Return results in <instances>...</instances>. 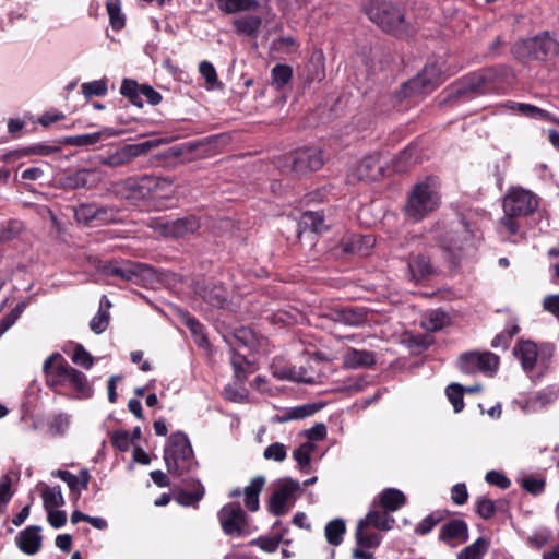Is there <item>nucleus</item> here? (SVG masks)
I'll return each mask as SVG.
<instances>
[{"label": "nucleus", "instance_id": "1", "mask_svg": "<svg viewBox=\"0 0 559 559\" xmlns=\"http://www.w3.org/2000/svg\"><path fill=\"white\" fill-rule=\"evenodd\" d=\"M46 384L53 391L71 389L79 399H90L93 395V386L87 377L72 367L61 354H51L43 365Z\"/></svg>", "mask_w": 559, "mask_h": 559}, {"label": "nucleus", "instance_id": "2", "mask_svg": "<svg viewBox=\"0 0 559 559\" xmlns=\"http://www.w3.org/2000/svg\"><path fill=\"white\" fill-rule=\"evenodd\" d=\"M164 461L167 471L178 477L193 473L198 467L193 449L186 433H171L164 449Z\"/></svg>", "mask_w": 559, "mask_h": 559}, {"label": "nucleus", "instance_id": "3", "mask_svg": "<svg viewBox=\"0 0 559 559\" xmlns=\"http://www.w3.org/2000/svg\"><path fill=\"white\" fill-rule=\"evenodd\" d=\"M440 194L433 181L427 179L418 182L409 191L405 206V216L414 222H419L429 213L438 209Z\"/></svg>", "mask_w": 559, "mask_h": 559}, {"label": "nucleus", "instance_id": "4", "mask_svg": "<svg viewBox=\"0 0 559 559\" xmlns=\"http://www.w3.org/2000/svg\"><path fill=\"white\" fill-rule=\"evenodd\" d=\"M443 78L442 62L440 60H431L417 76L401 86L397 96L401 99H405L427 95L441 84Z\"/></svg>", "mask_w": 559, "mask_h": 559}, {"label": "nucleus", "instance_id": "5", "mask_svg": "<svg viewBox=\"0 0 559 559\" xmlns=\"http://www.w3.org/2000/svg\"><path fill=\"white\" fill-rule=\"evenodd\" d=\"M369 19L386 33L396 36H408L413 27L405 20L403 11L389 2H381L368 9Z\"/></svg>", "mask_w": 559, "mask_h": 559}, {"label": "nucleus", "instance_id": "6", "mask_svg": "<svg viewBox=\"0 0 559 559\" xmlns=\"http://www.w3.org/2000/svg\"><path fill=\"white\" fill-rule=\"evenodd\" d=\"M301 483L290 477L280 478L273 485V491L267 501V510L275 516L288 513L302 495Z\"/></svg>", "mask_w": 559, "mask_h": 559}, {"label": "nucleus", "instance_id": "7", "mask_svg": "<svg viewBox=\"0 0 559 559\" xmlns=\"http://www.w3.org/2000/svg\"><path fill=\"white\" fill-rule=\"evenodd\" d=\"M513 53L520 59L545 60L559 53V43L548 32L518 41Z\"/></svg>", "mask_w": 559, "mask_h": 559}, {"label": "nucleus", "instance_id": "8", "mask_svg": "<svg viewBox=\"0 0 559 559\" xmlns=\"http://www.w3.org/2000/svg\"><path fill=\"white\" fill-rule=\"evenodd\" d=\"M441 249L450 259H459L472 246L473 234L464 219L453 223L444 233L436 236Z\"/></svg>", "mask_w": 559, "mask_h": 559}, {"label": "nucleus", "instance_id": "9", "mask_svg": "<svg viewBox=\"0 0 559 559\" xmlns=\"http://www.w3.org/2000/svg\"><path fill=\"white\" fill-rule=\"evenodd\" d=\"M97 269L107 276L118 277L126 282L138 284L152 276L153 270L143 263L122 260L102 264L98 262Z\"/></svg>", "mask_w": 559, "mask_h": 559}, {"label": "nucleus", "instance_id": "10", "mask_svg": "<svg viewBox=\"0 0 559 559\" xmlns=\"http://www.w3.org/2000/svg\"><path fill=\"white\" fill-rule=\"evenodd\" d=\"M323 165V156L320 148L305 147L294 152L288 157V164L281 167L283 173H293L297 176L309 171L319 170Z\"/></svg>", "mask_w": 559, "mask_h": 559}, {"label": "nucleus", "instance_id": "11", "mask_svg": "<svg viewBox=\"0 0 559 559\" xmlns=\"http://www.w3.org/2000/svg\"><path fill=\"white\" fill-rule=\"evenodd\" d=\"M150 226L166 237L182 238L199 230L201 223L195 215H187L171 221L154 218Z\"/></svg>", "mask_w": 559, "mask_h": 559}, {"label": "nucleus", "instance_id": "12", "mask_svg": "<svg viewBox=\"0 0 559 559\" xmlns=\"http://www.w3.org/2000/svg\"><path fill=\"white\" fill-rule=\"evenodd\" d=\"M223 532L228 536L240 537L248 534L247 514L239 503L225 504L218 512Z\"/></svg>", "mask_w": 559, "mask_h": 559}, {"label": "nucleus", "instance_id": "13", "mask_svg": "<svg viewBox=\"0 0 559 559\" xmlns=\"http://www.w3.org/2000/svg\"><path fill=\"white\" fill-rule=\"evenodd\" d=\"M538 206L535 195L524 189H512L503 199V211L507 216H526Z\"/></svg>", "mask_w": 559, "mask_h": 559}, {"label": "nucleus", "instance_id": "14", "mask_svg": "<svg viewBox=\"0 0 559 559\" xmlns=\"http://www.w3.org/2000/svg\"><path fill=\"white\" fill-rule=\"evenodd\" d=\"M459 366L467 374L483 372L491 376L498 369L499 357L490 352L465 353L460 356Z\"/></svg>", "mask_w": 559, "mask_h": 559}, {"label": "nucleus", "instance_id": "15", "mask_svg": "<svg viewBox=\"0 0 559 559\" xmlns=\"http://www.w3.org/2000/svg\"><path fill=\"white\" fill-rule=\"evenodd\" d=\"M491 70L471 73L453 87L451 95L455 98L465 97L469 94H486L492 91Z\"/></svg>", "mask_w": 559, "mask_h": 559}, {"label": "nucleus", "instance_id": "16", "mask_svg": "<svg viewBox=\"0 0 559 559\" xmlns=\"http://www.w3.org/2000/svg\"><path fill=\"white\" fill-rule=\"evenodd\" d=\"M383 171V164L380 155H369L362 158L348 173L349 181H373L380 178Z\"/></svg>", "mask_w": 559, "mask_h": 559}, {"label": "nucleus", "instance_id": "17", "mask_svg": "<svg viewBox=\"0 0 559 559\" xmlns=\"http://www.w3.org/2000/svg\"><path fill=\"white\" fill-rule=\"evenodd\" d=\"M78 222L90 223L98 221L100 223H110L117 219V211L111 206H98L97 204H81L74 211Z\"/></svg>", "mask_w": 559, "mask_h": 559}, {"label": "nucleus", "instance_id": "18", "mask_svg": "<svg viewBox=\"0 0 559 559\" xmlns=\"http://www.w3.org/2000/svg\"><path fill=\"white\" fill-rule=\"evenodd\" d=\"M154 146L155 144L152 141H147L136 145H126L122 148L110 154L109 156L103 158L100 163L102 165L109 167H120L130 163L134 157Z\"/></svg>", "mask_w": 559, "mask_h": 559}, {"label": "nucleus", "instance_id": "19", "mask_svg": "<svg viewBox=\"0 0 559 559\" xmlns=\"http://www.w3.org/2000/svg\"><path fill=\"white\" fill-rule=\"evenodd\" d=\"M40 531V526L31 525L19 533L15 540L22 552L32 556L40 550L43 544Z\"/></svg>", "mask_w": 559, "mask_h": 559}, {"label": "nucleus", "instance_id": "20", "mask_svg": "<svg viewBox=\"0 0 559 559\" xmlns=\"http://www.w3.org/2000/svg\"><path fill=\"white\" fill-rule=\"evenodd\" d=\"M439 539L451 546L452 542L465 543L468 539V527L464 520L454 519L444 523L439 532Z\"/></svg>", "mask_w": 559, "mask_h": 559}, {"label": "nucleus", "instance_id": "21", "mask_svg": "<svg viewBox=\"0 0 559 559\" xmlns=\"http://www.w3.org/2000/svg\"><path fill=\"white\" fill-rule=\"evenodd\" d=\"M514 355L520 359L523 370L533 378V371L537 362V347L531 341H521L513 349Z\"/></svg>", "mask_w": 559, "mask_h": 559}, {"label": "nucleus", "instance_id": "22", "mask_svg": "<svg viewBox=\"0 0 559 559\" xmlns=\"http://www.w3.org/2000/svg\"><path fill=\"white\" fill-rule=\"evenodd\" d=\"M408 271L413 281L420 282L432 275L435 267L428 255L419 253L408 261Z\"/></svg>", "mask_w": 559, "mask_h": 559}, {"label": "nucleus", "instance_id": "23", "mask_svg": "<svg viewBox=\"0 0 559 559\" xmlns=\"http://www.w3.org/2000/svg\"><path fill=\"white\" fill-rule=\"evenodd\" d=\"M333 320L349 326H359L367 321V311L362 307H345L334 311Z\"/></svg>", "mask_w": 559, "mask_h": 559}, {"label": "nucleus", "instance_id": "24", "mask_svg": "<svg viewBox=\"0 0 559 559\" xmlns=\"http://www.w3.org/2000/svg\"><path fill=\"white\" fill-rule=\"evenodd\" d=\"M343 362L349 369L368 368L376 364V358L370 350L349 348L344 355Z\"/></svg>", "mask_w": 559, "mask_h": 559}, {"label": "nucleus", "instance_id": "25", "mask_svg": "<svg viewBox=\"0 0 559 559\" xmlns=\"http://www.w3.org/2000/svg\"><path fill=\"white\" fill-rule=\"evenodd\" d=\"M97 182L96 174L90 169H79L74 173L67 175L62 180V186L66 189H81L91 188Z\"/></svg>", "mask_w": 559, "mask_h": 559}, {"label": "nucleus", "instance_id": "26", "mask_svg": "<svg viewBox=\"0 0 559 559\" xmlns=\"http://www.w3.org/2000/svg\"><path fill=\"white\" fill-rule=\"evenodd\" d=\"M320 404L308 403L299 406L286 408L282 414L276 416L277 423H287L290 420H300L314 415L321 409Z\"/></svg>", "mask_w": 559, "mask_h": 559}, {"label": "nucleus", "instance_id": "27", "mask_svg": "<svg viewBox=\"0 0 559 559\" xmlns=\"http://www.w3.org/2000/svg\"><path fill=\"white\" fill-rule=\"evenodd\" d=\"M299 234L306 230H310L314 234H321L328 229V226L324 223V216L322 212L319 211H306L300 216L299 223Z\"/></svg>", "mask_w": 559, "mask_h": 559}, {"label": "nucleus", "instance_id": "28", "mask_svg": "<svg viewBox=\"0 0 559 559\" xmlns=\"http://www.w3.org/2000/svg\"><path fill=\"white\" fill-rule=\"evenodd\" d=\"M117 132L111 128H104L97 132L68 136L66 143L73 146H90L100 142L104 139L115 136Z\"/></svg>", "mask_w": 559, "mask_h": 559}, {"label": "nucleus", "instance_id": "29", "mask_svg": "<svg viewBox=\"0 0 559 559\" xmlns=\"http://www.w3.org/2000/svg\"><path fill=\"white\" fill-rule=\"evenodd\" d=\"M265 485V477L264 476H257L252 478L250 484L245 487L243 495H245V506L246 508L251 511L255 512L260 508V500L259 496Z\"/></svg>", "mask_w": 559, "mask_h": 559}, {"label": "nucleus", "instance_id": "30", "mask_svg": "<svg viewBox=\"0 0 559 559\" xmlns=\"http://www.w3.org/2000/svg\"><path fill=\"white\" fill-rule=\"evenodd\" d=\"M381 507L388 512H394L406 502L405 495L395 488H386L379 495Z\"/></svg>", "mask_w": 559, "mask_h": 559}, {"label": "nucleus", "instance_id": "31", "mask_svg": "<svg viewBox=\"0 0 559 559\" xmlns=\"http://www.w3.org/2000/svg\"><path fill=\"white\" fill-rule=\"evenodd\" d=\"M262 25V19L258 15H245L234 21L236 33L249 37H255Z\"/></svg>", "mask_w": 559, "mask_h": 559}, {"label": "nucleus", "instance_id": "32", "mask_svg": "<svg viewBox=\"0 0 559 559\" xmlns=\"http://www.w3.org/2000/svg\"><path fill=\"white\" fill-rule=\"evenodd\" d=\"M359 522L368 527L373 526L378 530L389 531L393 527L395 520L389 515L388 511L371 510L364 519H360Z\"/></svg>", "mask_w": 559, "mask_h": 559}, {"label": "nucleus", "instance_id": "33", "mask_svg": "<svg viewBox=\"0 0 559 559\" xmlns=\"http://www.w3.org/2000/svg\"><path fill=\"white\" fill-rule=\"evenodd\" d=\"M202 298L209 305L221 308L228 299V292L223 285L213 283L203 288Z\"/></svg>", "mask_w": 559, "mask_h": 559}, {"label": "nucleus", "instance_id": "34", "mask_svg": "<svg viewBox=\"0 0 559 559\" xmlns=\"http://www.w3.org/2000/svg\"><path fill=\"white\" fill-rule=\"evenodd\" d=\"M204 487L200 480H193L192 490H180L176 493V501L183 507H193L198 504V502L204 496Z\"/></svg>", "mask_w": 559, "mask_h": 559}, {"label": "nucleus", "instance_id": "35", "mask_svg": "<svg viewBox=\"0 0 559 559\" xmlns=\"http://www.w3.org/2000/svg\"><path fill=\"white\" fill-rule=\"evenodd\" d=\"M355 538L358 546L372 549L380 545L382 536L379 533L370 532L367 525L358 521Z\"/></svg>", "mask_w": 559, "mask_h": 559}, {"label": "nucleus", "instance_id": "36", "mask_svg": "<svg viewBox=\"0 0 559 559\" xmlns=\"http://www.w3.org/2000/svg\"><path fill=\"white\" fill-rule=\"evenodd\" d=\"M58 476L67 483L71 490L79 491L87 488L91 478L87 469H81L78 476L68 471H58Z\"/></svg>", "mask_w": 559, "mask_h": 559}, {"label": "nucleus", "instance_id": "37", "mask_svg": "<svg viewBox=\"0 0 559 559\" xmlns=\"http://www.w3.org/2000/svg\"><path fill=\"white\" fill-rule=\"evenodd\" d=\"M346 525L342 519H334L326 523L324 535L330 545L338 546L343 543Z\"/></svg>", "mask_w": 559, "mask_h": 559}, {"label": "nucleus", "instance_id": "38", "mask_svg": "<svg viewBox=\"0 0 559 559\" xmlns=\"http://www.w3.org/2000/svg\"><path fill=\"white\" fill-rule=\"evenodd\" d=\"M221 11L227 14H234L240 11H251L259 7L257 0H217Z\"/></svg>", "mask_w": 559, "mask_h": 559}, {"label": "nucleus", "instance_id": "39", "mask_svg": "<svg viewBox=\"0 0 559 559\" xmlns=\"http://www.w3.org/2000/svg\"><path fill=\"white\" fill-rule=\"evenodd\" d=\"M418 159V150L416 146H408L402 151L394 159L393 169L396 173H404Z\"/></svg>", "mask_w": 559, "mask_h": 559}, {"label": "nucleus", "instance_id": "40", "mask_svg": "<svg viewBox=\"0 0 559 559\" xmlns=\"http://www.w3.org/2000/svg\"><path fill=\"white\" fill-rule=\"evenodd\" d=\"M45 510L57 509L64 504V498L60 486H46L41 491Z\"/></svg>", "mask_w": 559, "mask_h": 559}, {"label": "nucleus", "instance_id": "41", "mask_svg": "<svg viewBox=\"0 0 559 559\" xmlns=\"http://www.w3.org/2000/svg\"><path fill=\"white\" fill-rule=\"evenodd\" d=\"M488 549V542L484 537H478L473 544L465 547L457 559H480Z\"/></svg>", "mask_w": 559, "mask_h": 559}, {"label": "nucleus", "instance_id": "42", "mask_svg": "<svg viewBox=\"0 0 559 559\" xmlns=\"http://www.w3.org/2000/svg\"><path fill=\"white\" fill-rule=\"evenodd\" d=\"M272 85L282 90L293 78V69L287 64H276L271 71Z\"/></svg>", "mask_w": 559, "mask_h": 559}, {"label": "nucleus", "instance_id": "43", "mask_svg": "<svg viewBox=\"0 0 559 559\" xmlns=\"http://www.w3.org/2000/svg\"><path fill=\"white\" fill-rule=\"evenodd\" d=\"M106 8L109 15L110 25L115 31H120L124 27V15L121 12L120 0H107Z\"/></svg>", "mask_w": 559, "mask_h": 559}, {"label": "nucleus", "instance_id": "44", "mask_svg": "<svg viewBox=\"0 0 559 559\" xmlns=\"http://www.w3.org/2000/svg\"><path fill=\"white\" fill-rule=\"evenodd\" d=\"M449 323V317L444 311L435 310L430 312L423 321V328L428 332L441 330Z\"/></svg>", "mask_w": 559, "mask_h": 559}, {"label": "nucleus", "instance_id": "45", "mask_svg": "<svg viewBox=\"0 0 559 559\" xmlns=\"http://www.w3.org/2000/svg\"><path fill=\"white\" fill-rule=\"evenodd\" d=\"M314 450V444L310 441H307L302 444H300L295 451L293 452V457L299 465V468L302 472H306L307 468L310 466L311 462V453Z\"/></svg>", "mask_w": 559, "mask_h": 559}, {"label": "nucleus", "instance_id": "46", "mask_svg": "<svg viewBox=\"0 0 559 559\" xmlns=\"http://www.w3.org/2000/svg\"><path fill=\"white\" fill-rule=\"evenodd\" d=\"M81 91L86 98L105 96L108 92L107 79L85 82L81 85Z\"/></svg>", "mask_w": 559, "mask_h": 559}, {"label": "nucleus", "instance_id": "47", "mask_svg": "<svg viewBox=\"0 0 559 559\" xmlns=\"http://www.w3.org/2000/svg\"><path fill=\"white\" fill-rule=\"evenodd\" d=\"M60 152V147L55 145H48V144H34L31 146H27L21 151H16L13 154L16 157L27 156V155H39V156H49L53 153Z\"/></svg>", "mask_w": 559, "mask_h": 559}, {"label": "nucleus", "instance_id": "48", "mask_svg": "<svg viewBox=\"0 0 559 559\" xmlns=\"http://www.w3.org/2000/svg\"><path fill=\"white\" fill-rule=\"evenodd\" d=\"M182 320L200 346L207 344V338L204 334V326L194 317L186 313L182 316Z\"/></svg>", "mask_w": 559, "mask_h": 559}, {"label": "nucleus", "instance_id": "49", "mask_svg": "<svg viewBox=\"0 0 559 559\" xmlns=\"http://www.w3.org/2000/svg\"><path fill=\"white\" fill-rule=\"evenodd\" d=\"M140 90H141V85H139L135 81L133 80H130V79H124L122 81V84H121V87H120V93L129 98V100L136 105V106H142V99L140 98Z\"/></svg>", "mask_w": 559, "mask_h": 559}, {"label": "nucleus", "instance_id": "50", "mask_svg": "<svg viewBox=\"0 0 559 559\" xmlns=\"http://www.w3.org/2000/svg\"><path fill=\"white\" fill-rule=\"evenodd\" d=\"M463 393L464 386L459 383H451L445 390V394L453 405L455 413H459L464 408Z\"/></svg>", "mask_w": 559, "mask_h": 559}, {"label": "nucleus", "instance_id": "51", "mask_svg": "<svg viewBox=\"0 0 559 559\" xmlns=\"http://www.w3.org/2000/svg\"><path fill=\"white\" fill-rule=\"evenodd\" d=\"M551 532L545 527L534 531L526 539L527 545L534 549H540L551 540Z\"/></svg>", "mask_w": 559, "mask_h": 559}, {"label": "nucleus", "instance_id": "52", "mask_svg": "<svg viewBox=\"0 0 559 559\" xmlns=\"http://www.w3.org/2000/svg\"><path fill=\"white\" fill-rule=\"evenodd\" d=\"M558 397L559 384H554L539 391L535 396L534 403L538 404L540 407H545L554 403Z\"/></svg>", "mask_w": 559, "mask_h": 559}, {"label": "nucleus", "instance_id": "53", "mask_svg": "<svg viewBox=\"0 0 559 559\" xmlns=\"http://www.w3.org/2000/svg\"><path fill=\"white\" fill-rule=\"evenodd\" d=\"M71 359L75 365H79L87 370L93 367L95 360L94 357L81 344H76L74 346Z\"/></svg>", "mask_w": 559, "mask_h": 559}, {"label": "nucleus", "instance_id": "54", "mask_svg": "<svg viewBox=\"0 0 559 559\" xmlns=\"http://www.w3.org/2000/svg\"><path fill=\"white\" fill-rule=\"evenodd\" d=\"M263 457L267 461L283 462L287 457V447L281 442H274L264 449Z\"/></svg>", "mask_w": 559, "mask_h": 559}, {"label": "nucleus", "instance_id": "55", "mask_svg": "<svg viewBox=\"0 0 559 559\" xmlns=\"http://www.w3.org/2000/svg\"><path fill=\"white\" fill-rule=\"evenodd\" d=\"M109 324V312L106 309L99 308L97 313L90 321L91 330L96 333H103Z\"/></svg>", "mask_w": 559, "mask_h": 559}, {"label": "nucleus", "instance_id": "56", "mask_svg": "<svg viewBox=\"0 0 559 559\" xmlns=\"http://www.w3.org/2000/svg\"><path fill=\"white\" fill-rule=\"evenodd\" d=\"M443 519L440 512H433L427 515L418 523L415 532L419 535H426L433 530V527Z\"/></svg>", "mask_w": 559, "mask_h": 559}, {"label": "nucleus", "instance_id": "57", "mask_svg": "<svg viewBox=\"0 0 559 559\" xmlns=\"http://www.w3.org/2000/svg\"><path fill=\"white\" fill-rule=\"evenodd\" d=\"M12 479L9 474H4L0 477V512L3 511V508L9 503L13 496V491L11 489Z\"/></svg>", "mask_w": 559, "mask_h": 559}, {"label": "nucleus", "instance_id": "58", "mask_svg": "<svg viewBox=\"0 0 559 559\" xmlns=\"http://www.w3.org/2000/svg\"><path fill=\"white\" fill-rule=\"evenodd\" d=\"M282 540V535L275 536V537H259L255 539H252L250 542V545L258 546L265 552H274Z\"/></svg>", "mask_w": 559, "mask_h": 559}, {"label": "nucleus", "instance_id": "59", "mask_svg": "<svg viewBox=\"0 0 559 559\" xmlns=\"http://www.w3.org/2000/svg\"><path fill=\"white\" fill-rule=\"evenodd\" d=\"M70 426V416L67 414L56 415L50 423V431L55 435L62 436L67 432Z\"/></svg>", "mask_w": 559, "mask_h": 559}, {"label": "nucleus", "instance_id": "60", "mask_svg": "<svg viewBox=\"0 0 559 559\" xmlns=\"http://www.w3.org/2000/svg\"><path fill=\"white\" fill-rule=\"evenodd\" d=\"M521 486L530 493L539 495L545 488V481L543 478L525 476L521 480Z\"/></svg>", "mask_w": 559, "mask_h": 559}, {"label": "nucleus", "instance_id": "61", "mask_svg": "<svg viewBox=\"0 0 559 559\" xmlns=\"http://www.w3.org/2000/svg\"><path fill=\"white\" fill-rule=\"evenodd\" d=\"M476 512L484 520L490 519L496 512L493 501L485 497L479 498L476 502Z\"/></svg>", "mask_w": 559, "mask_h": 559}, {"label": "nucleus", "instance_id": "62", "mask_svg": "<svg viewBox=\"0 0 559 559\" xmlns=\"http://www.w3.org/2000/svg\"><path fill=\"white\" fill-rule=\"evenodd\" d=\"M199 71L209 85H214L218 82L216 70L210 61H201L199 64Z\"/></svg>", "mask_w": 559, "mask_h": 559}, {"label": "nucleus", "instance_id": "63", "mask_svg": "<svg viewBox=\"0 0 559 559\" xmlns=\"http://www.w3.org/2000/svg\"><path fill=\"white\" fill-rule=\"evenodd\" d=\"M485 479L488 484L497 486L501 489H507L510 487V479L502 473L497 471H490L486 474Z\"/></svg>", "mask_w": 559, "mask_h": 559}, {"label": "nucleus", "instance_id": "64", "mask_svg": "<svg viewBox=\"0 0 559 559\" xmlns=\"http://www.w3.org/2000/svg\"><path fill=\"white\" fill-rule=\"evenodd\" d=\"M47 521L53 528H60L67 523V513L62 510H46Z\"/></svg>", "mask_w": 559, "mask_h": 559}]
</instances>
